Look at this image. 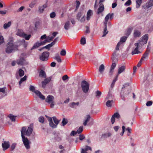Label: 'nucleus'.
<instances>
[{
    "instance_id": "obj_1",
    "label": "nucleus",
    "mask_w": 153,
    "mask_h": 153,
    "mask_svg": "<svg viewBox=\"0 0 153 153\" xmlns=\"http://www.w3.org/2000/svg\"><path fill=\"white\" fill-rule=\"evenodd\" d=\"M13 38H9L5 49V51L7 53L9 54L18 50L19 45L15 43H13Z\"/></svg>"
},
{
    "instance_id": "obj_2",
    "label": "nucleus",
    "mask_w": 153,
    "mask_h": 153,
    "mask_svg": "<svg viewBox=\"0 0 153 153\" xmlns=\"http://www.w3.org/2000/svg\"><path fill=\"white\" fill-rule=\"evenodd\" d=\"M33 131V124H31L30 126L28 127L27 129L25 126L23 127L21 130V137L22 135H25L27 136H30L32 134Z\"/></svg>"
},
{
    "instance_id": "obj_3",
    "label": "nucleus",
    "mask_w": 153,
    "mask_h": 153,
    "mask_svg": "<svg viewBox=\"0 0 153 153\" xmlns=\"http://www.w3.org/2000/svg\"><path fill=\"white\" fill-rule=\"evenodd\" d=\"M81 87L83 92L87 93L89 89V84L86 81L83 80L81 82Z\"/></svg>"
},
{
    "instance_id": "obj_4",
    "label": "nucleus",
    "mask_w": 153,
    "mask_h": 153,
    "mask_svg": "<svg viewBox=\"0 0 153 153\" xmlns=\"http://www.w3.org/2000/svg\"><path fill=\"white\" fill-rule=\"evenodd\" d=\"M23 143L27 150L29 149L30 148L31 142L25 136L22 135V137Z\"/></svg>"
},
{
    "instance_id": "obj_5",
    "label": "nucleus",
    "mask_w": 153,
    "mask_h": 153,
    "mask_svg": "<svg viewBox=\"0 0 153 153\" xmlns=\"http://www.w3.org/2000/svg\"><path fill=\"white\" fill-rule=\"evenodd\" d=\"M54 99V97L53 96L49 95L47 97L45 100V102H46L51 104L50 106L52 108H53L54 105V102L53 101Z\"/></svg>"
},
{
    "instance_id": "obj_6",
    "label": "nucleus",
    "mask_w": 153,
    "mask_h": 153,
    "mask_svg": "<svg viewBox=\"0 0 153 153\" xmlns=\"http://www.w3.org/2000/svg\"><path fill=\"white\" fill-rule=\"evenodd\" d=\"M49 53L48 51L44 52L39 56L40 59L42 61H46L48 60Z\"/></svg>"
},
{
    "instance_id": "obj_7",
    "label": "nucleus",
    "mask_w": 153,
    "mask_h": 153,
    "mask_svg": "<svg viewBox=\"0 0 153 153\" xmlns=\"http://www.w3.org/2000/svg\"><path fill=\"white\" fill-rule=\"evenodd\" d=\"M148 46L149 45H148L146 51L144 53L141 59V61H144L145 59H147L149 55L150 52V49L148 48Z\"/></svg>"
},
{
    "instance_id": "obj_8",
    "label": "nucleus",
    "mask_w": 153,
    "mask_h": 153,
    "mask_svg": "<svg viewBox=\"0 0 153 153\" xmlns=\"http://www.w3.org/2000/svg\"><path fill=\"white\" fill-rule=\"evenodd\" d=\"M130 92V90H128L127 91L124 92L123 90H122L120 93L121 97L122 100H125V97H127Z\"/></svg>"
},
{
    "instance_id": "obj_9",
    "label": "nucleus",
    "mask_w": 153,
    "mask_h": 153,
    "mask_svg": "<svg viewBox=\"0 0 153 153\" xmlns=\"http://www.w3.org/2000/svg\"><path fill=\"white\" fill-rule=\"evenodd\" d=\"M134 45L136 47L131 52V54L132 55H134L140 53L141 52L138 50V49L140 47L139 46V44L138 43H135L134 44Z\"/></svg>"
},
{
    "instance_id": "obj_10",
    "label": "nucleus",
    "mask_w": 153,
    "mask_h": 153,
    "mask_svg": "<svg viewBox=\"0 0 153 153\" xmlns=\"http://www.w3.org/2000/svg\"><path fill=\"white\" fill-rule=\"evenodd\" d=\"M119 55V53H117V51H114L112 54V56L111 59L113 62H116L117 61V58Z\"/></svg>"
},
{
    "instance_id": "obj_11",
    "label": "nucleus",
    "mask_w": 153,
    "mask_h": 153,
    "mask_svg": "<svg viewBox=\"0 0 153 153\" xmlns=\"http://www.w3.org/2000/svg\"><path fill=\"white\" fill-rule=\"evenodd\" d=\"M52 118L55 124L53 123V125L52 126V128H56L57 127V125L59 123L60 120H58L55 117H53Z\"/></svg>"
},
{
    "instance_id": "obj_12",
    "label": "nucleus",
    "mask_w": 153,
    "mask_h": 153,
    "mask_svg": "<svg viewBox=\"0 0 153 153\" xmlns=\"http://www.w3.org/2000/svg\"><path fill=\"white\" fill-rule=\"evenodd\" d=\"M51 79V77H49L48 78H46L43 81H42V87L43 88H45L46 84L50 81Z\"/></svg>"
},
{
    "instance_id": "obj_13",
    "label": "nucleus",
    "mask_w": 153,
    "mask_h": 153,
    "mask_svg": "<svg viewBox=\"0 0 153 153\" xmlns=\"http://www.w3.org/2000/svg\"><path fill=\"white\" fill-rule=\"evenodd\" d=\"M54 138L55 140L57 141H60L62 140V137L59 133H55L54 134Z\"/></svg>"
},
{
    "instance_id": "obj_14",
    "label": "nucleus",
    "mask_w": 153,
    "mask_h": 153,
    "mask_svg": "<svg viewBox=\"0 0 153 153\" xmlns=\"http://www.w3.org/2000/svg\"><path fill=\"white\" fill-rule=\"evenodd\" d=\"M2 146L4 150H5L9 148L10 143L9 142L4 141L2 144Z\"/></svg>"
},
{
    "instance_id": "obj_15",
    "label": "nucleus",
    "mask_w": 153,
    "mask_h": 153,
    "mask_svg": "<svg viewBox=\"0 0 153 153\" xmlns=\"http://www.w3.org/2000/svg\"><path fill=\"white\" fill-rule=\"evenodd\" d=\"M112 89H110L108 92V95L106 98V99L108 100H112L114 98V96L112 94Z\"/></svg>"
},
{
    "instance_id": "obj_16",
    "label": "nucleus",
    "mask_w": 153,
    "mask_h": 153,
    "mask_svg": "<svg viewBox=\"0 0 153 153\" xmlns=\"http://www.w3.org/2000/svg\"><path fill=\"white\" fill-rule=\"evenodd\" d=\"M113 62L112 64L111 68L109 72V74L110 76H111L112 75L113 72L114 71V70L116 66V65L115 63V62Z\"/></svg>"
},
{
    "instance_id": "obj_17",
    "label": "nucleus",
    "mask_w": 153,
    "mask_h": 153,
    "mask_svg": "<svg viewBox=\"0 0 153 153\" xmlns=\"http://www.w3.org/2000/svg\"><path fill=\"white\" fill-rule=\"evenodd\" d=\"M19 36L21 37L24 38L27 40H28L31 37V35H27L24 33H21Z\"/></svg>"
},
{
    "instance_id": "obj_18",
    "label": "nucleus",
    "mask_w": 153,
    "mask_h": 153,
    "mask_svg": "<svg viewBox=\"0 0 153 153\" xmlns=\"http://www.w3.org/2000/svg\"><path fill=\"white\" fill-rule=\"evenodd\" d=\"M6 89V88L5 87L3 88H0V99L3 97V94L6 93L5 91Z\"/></svg>"
},
{
    "instance_id": "obj_19",
    "label": "nucleus",
    "mask_w": 153,
    "mask_h": 153,
    "mask_svg": "<svg viewBox=\"0 0 153 153\" xmlns=\"http://www.w3.org/2000/svg\"><path fill=\"white\" fill-rule=\"evenodd\" d=\"M36 94L41 100H44L45 99V96L43 95L39 91H36Z\"/></svg>"
},
{
    "instance_id": "obj_20",
    "label": "nucleus",
    "mask_w": 153,
    "mask_h": 153,
    "mask_svg": "<svg viewBox=\"0 0 153 153\" xmlns=\"http://www.w3.org/2000/svg\"><path fill=\"white\" fill-rule=\"evenodd\" d=\"M104 10V6L103 4H100V6L98 9L97 14H99L102 12Z\"/></svg>"
},
{
    "instance_id": "obj_21",
    "label": "nucleus",
    "mask_w": 153,
    "mask_h": 153,
    "mask_svg": "<svg viewBox=\"0 0 153 153\" xmlns=\"http://www.w3.org/2000/svg\"><path fill=\"white\" fill-rule=\"evenodd\" d=\"M47 7V5L46 4L43 5L42 6H39V7L38 11L40 13H42L44 11V9Z\"/></svg>"
},
{
    "instance_id": "obj_22",
    "label": "nucleus",
    "mask_w": 153,
    "mask_h": 153,
    "mask_svg": "<svg viewBox=\"0 0 153 153\" xmlns=\"http://www.w3.org/2000/svg\"><path fill=\"white\" fill-rule=\"evenodd\" d=\"M141 32L137 30H135L134 33L133 35L135 38L139 37L140 36Z\"/></svg>"
},
{
    "instance_id": "obj_23",
    "label": "nucleus",
    "mask_w": 153,
    "mask_h": 153,
    "mask_svg": "<svg viewBox=\"0 0 153 153\" xmlns=\"http://www.w3.org/2000/svg\"><path fill=\"white\" fill-rule=\"evenodd\" d=\"M114 16V13H112L111 14L108 13L105 16V20L106 21H108L109 18L110 19H111L113 18V16Z\"/></svg>"
},
{
    "instance_id": "obj_24",
    "label": "nucleus",
    "mask_w": 153,
    "mask_h": 153,
    "mask_svg": "<svg viewBox=\"0 0 153 153\" xmlns=\"http://www.w3.org/2000/svg\"><path fill=\"white\" fill-rule=\"evenodd\" d=\"M126 68V66L124 65H123L121 67L119 68L118 70V74H121L125 70Z\"/></svg>"
},
{
    "instance_id": "obj_25",
    "label": "nucleus",
    "mask_w": 153,
    "mask_h": 153,
    "mask_svg": "<svg viewBox=\"0 0 153 153\" xmlns=\"http://www.w3.org/2000/svg\"><path fill=\"white\" fill-rule=\"evenodd\" d=\"M79 105V102H72L69 104L70 107L73 108H76V106H78Z\"/></svg>"
},
{
    "instance_id": "obj_26",
    "label": "nucleus",
    "mask_w": 153,
    "mask_h": 153,
    "mask_svg": "<svg viewBox=\"0 0 153 153\" xmlns=\"http://www.w3.org/2000/svg\"><path fill=\"white\" fill-rule=\"evenodd\" d=\"M25 59L23 58H20L17 61V63L19 65H23L24 64Z\"/></svg>"
},
{
    "instance_id": "obj_27",
    "label": "nucleus",
    "mask_w": 153,
    "mask_h": 153,
    "mask_svg": "<svg viewBox=\"0 0 153 153\" xmlns=\"http://www.w3.org/2000/svg\"><path fill=\"white\" fill-rule=\"evenodd\" d=\"M39 76L45 78L46 77V75L45 71L41 70L39 72Z\"/></svg>"
},
{
    "instance_id": "obj_28",
    "label": "nucleus",
    "mask_w": 153,
    "mask_h": 153,
    "mask_svg": "<svg viewBox=\"0 0 153 153\" xmlns=\"http://www.w3.org/2000/svg\"><path fill=\"white\" fill-rule=\"evenodd\" d=\"M70 23L69 21H67L66 22L64 26V29L66 30H68L70 28Z\"/></svg>"
},
{
    "instance_id": "obj_29",
    "label": "nucleus",
    "mask_w": 153,
    "mask_h": 153,
    "mask_svg": "<svg viewBox=\"0 0 153 153\" xmlns=\"http://www.w3.org/2000/svg\"><path fill=\"white\" fill-rule=\"evenodd\" d=\"M92 14V11L91 10H89L87 12L86 19L88 21L90 20L91 16Z\"/></svg>"
},
{
    "instance_id": "obj_30",
    "label": "nucleus",
    "mask_w": 153,
    "mask_h": 153,
    "mask_svg": "<svg viewBox=\"0 0 153 153\" xmlns=\"http://www.w3.org/2000/svg\"><path fill=\"white\" fill-rule=\"evenodd\" d=\"M91 118V116L89 115H88L86 116V119L85 120L84 122L83 123V125L84 126H86L87 125V123L89 121Z\"/></svg>"
},
{
    "instance_id": "obj_31",
    "label": "nucleus",
    "mask_w": 153,
    "mask_h": 153,
    "mask_svg": "<svg viewBox=\"0 0 153 153\" xmlns=\"http://www.w3.org/2000/svg\"><path fill=\"white\" fill-rule=\"evenodd\" d=\"M42 45V43L41 42H36L35 44H34L33 47L31 48V50H32L35 48H38L39 46Z\"/></svg>"
},
{
    "instance_id": "obj_32",
    "label": "nucleus",
    "mask_w": 153,
    "mask_h": 153,
    "mask_svg": "<svg viewBox=\"0 0 153 153\" xmlns=\"http://www.w3.org/2000/svg\"><path fill=\"white\" fill-rule=\"evenodd\" d=\"M153 5V0H149L148 2L146 4V7L149 8Z\"/></svg>"
},
{
    "instance_id": "obj_33",
    "label": "nucleus",
    "mask_w": 153,
    "mask_h": 153,
    "mask_svg": "<svg viewBox=\"0 0 153 153\" xmlns=\"http://www.w3.org/2000/svg\"><path fill=\"white\" fill-rule=\"evenodd\" d=\"M105 69V66L103 64H101L99 67V71L100 74H102Z\"/></svg>"
},
{
    "instance_id": "obj_34",
    "label": "nucleus",
    "mask_w": 153,
    "mask_h": 153,
    "mask_svg": "<svg viewBox=\"0 0 153 153\" xmlns=\"http://www.w3.org/2000/svg\"><path fill=\"white\" fill-rule=\"evenodd\" d=\"M54 58L58 62L61 63L62 62V60L60 57L59 55V54L58 53L56 54Z\"/></svg>"
},
{
    "instance_id": "obj_35",
    "label": "nucleus",
    "mask_w": 153,
    "mask_h": 153,
    "mask_svg": "<svg viewBox=\"0 0 153 153\" xmlns=\"http://www.w3.org/2000/svg\"><path fill=\"white\" fill-rule=\"evenodd\" d=\"M149 38V36L148 34L144 35L142 37V39L145 41V43H147Z\"/></svg>"
},
{
    "instance_id": "obj_36",
    "label": "nucleus",
    "mask_w": 153,
    "mask_h": 153,
    "mask_svg": "<svg viewBox=\"0 0 153 153\" xmlns=\"http://www.w3.org/2000/svg\"><path fill=\"white\" fill-rule=\"evenodd\" d=\"M11 24V22H9L7 23H5L3 25V27L4 29H7L10 27Z\"/></svg>"
},
{
    "instance_id": "obj_37",
    "label": "nucleus",
    "mask_w": 153,
    "mask_h": 153,
    "mask_svg": "<svg viewBox=\"0 0 153 153\" xmlns=\"http://www.w3.org/2000/svg\"><path fill=\"white\" fill-rule=\"evenodd\" d=\"M118 75H117L115 77V78L113 80L112 82L111 85V89H112L114 86L115 83V82L117 81V79L118 78Z\"/></svg>"
},
{
    "instance_id": "obj_38",
    "label": "nucleus",
    "mask_w": 153,
    "mask_h": 153,
    "mask_svg": "<svg viewBox=\"0 0 153 153\" xmlns=\"http://www.w3.org/2000/svg\"><path fill=\"white\" fill-rule=\"evenodd\" d=\"M46 116L48 118V120L49 122L50 126L52 128V126L53 124V122L52 118L51 117H48L47 116Z\"/></svg>"
},
{
    "instance_id": "obj_39",
    "label": "nucleus",
    "mask_w": 153,
    "mask_h": 153,
    "mask_svg": "<svg viewBox=\"0 0 153 153\" xmlns=\"http://www.w3.org/2000/svg\"><path fill=\"white\" fill-rule=\"evenodd\" d=\"M136 7L138 8L140 6L142 2V0H136Z\"/></svg>"
},
{
    "instance_id": "obj_40",
    "label": "nucleus",
    "mask_w": 153,
    "mask_h": 153,
    "mask_svg": "<svg viewBox=\"0 0 153 153\" xmlns=\"http://www.w3.org/2000/svg\"><path fill=\"white\" fill-rule=\"evenodd\" d=\"M8 117H9L12 121L15 122V121L16 117V116H14L12 114H10L8 115Z\"/></svg>"
},
{
    "instance_id": "obj_41",
    "label": "nucleus",
    "mask_w": 153,
    "mask_h": 153,
    "mask_svg": "<svg viewBox=\"0 0 153 153\" xmlns=\"http://www.w3.org/2000/svg\"><path fill=\"white\" fill-rule=\"evenodd\" d=\"M114 101L113 100H108L106 103V105L108 107H110L111 106V104L113 103Z\"/></svg>"
},
{
    "instance_id": "obj_42",
    "label": "nucleus",
    "mask_w": 153,
    "mask_h": 153,
    "mask_svg": "<svg viewBox=\"0 0 153 153\" xmlns=\"http://www.w3.org/2000/svg\"><path fill=\"white\" fill-rule=\"evenodd\" d=\"M37 2V0H34L31 1L29 4V6L30 8H33Z\"/></svg>"
},
{
    "instance_id": "obj_43",
    "label": "nucleus",
    "mask_w": 153,
    "mask_h": 153,
    "mask_svg": "<svg viewBox=\"0 0 153 153\" xmlns=\"http://www.w3.org/2000/svg\"><path fill=\"white\" fill-rule=\"evenodd\" d=\"M27 76H25L24 77L22 78L19 82V84L20 86L21 84L23 82L25 81L27 79Z\"/></svg>"
},
{
    "instance_id": "obj_44",
    "label": "nucleus",
    "mask_w": 153,
    "mask_h": 153,
    "mask_svg": "<svg viewBox=\"0 0 153 153\" xmlns=\"http://www.w3.org/2000/svg\"><path fill=\"white\" fill-rule=\"evenodd\" d=\"M29 90L30 91L36 94V91H39L37 90H36L34 87L33 86L31 85L30 86Z\"/></svg>"
},
{
    "instance_id": "obj_45",
    "label": "nucleus",
    "mask_w": 153,
    "mask_h": 153,
    "mask_svg": "<svg viewBox=\"0 0 153 153\" xmlns=\"http://www.w3.org/2000/svg\"><path fill=\"white\" fill-rule=\"evenodd\" d=\"M145 41L144 40H143V39H141L139 41V42L136 43H138L139 44V46H140V45H141V46H142L144 45L145 44H146V43H145Z\"/></svg>"
},
{
    "instance_id": "obj_46",
    "label": "nucleus",
    "mask_w": 153,
    "mask_h": 153,
    "mask_svg": "<svg viewBox=\"0 0 153 153\" xmlns=\"http://www.w3.org/2000/svg\"><path fill=\"white\" fill-rule=\"evenodd\" d=\"M68 123V120L67 119L64 118L62 122V126H64L65 125Z\"/></svg>"
},
{
    "instance_id": "obj_47",
    "label": "nucleus",
    "mask_w": 153,
    "mask_h": 153,
    "mask_svg": "<svg viewBox=\"0 0 153 153\" xmlns=\"http://www.w3.org/2000/svg\"><path fill=\"white\" fill-rule=\"evenodd\" d=\"M133 30L132 28H128L127 30L126 33V35L127 36H128L131 33L132 30Z\"/></svg>"
},
{
    "instance_id": "obj_48",
    "label": "nucleus",
    "mask_w": 153,
    "mask_h": 153,
    "mask_svg": "<svg viewBox=\"0 0 153 153\" xmlns=\"http://www.w3.org/2000/svg\"><path fill=\"white\" fill-rule=\"evenodd\" d=\"M83 130V126H80L79 127V128L77 130L76 132L77 133L80 134L81 133Z\"/></svg>"
},
{
    "instance_id": "obj_49",
    "label": "nucleus",
    "mask_w": 153,
    "mask_h": 153,
    "mask_svg": "<svg viewBox=\"0 0 153 153\" xmlns=\"http://www.w3.org/2000/svg\"><path fill=\"white\" fill-rule=\"evenodd\" d=\"M76 7L75 10V11H76L79 8V5L80 4V3L79 1L76 0Z\"/></svg>"
},
{
    "instance_id": "obj_50",
    "label": "nucleus",
    "mask_w": 153,
    "mask_h": 153,
    "mask_svg": "<svg viewBox=\"0 0 153 153\" xmlns=\"http://www.w3.org/2000/svg\"><path fill=\"white\" fill-rule=\"evenodd\" d=\"M19 74L20 76L22 77L24 74V72L22 69H19Z\"/></svg>"
},
{
    "instance_id": "obj_51",
    "label": "nucleus",
    "mask_w": 153,
    "mask_h": 153,
    "mask_svg": "<svg viewBox=\"0 0 153 153\" xmlns=\"http://www.w3.org/2000/svg\"><path fill=\"white\" fill-rule=\"evenodd\" d=\"M95 94H96V95H95L96 97H97L99 98L100 97V95L102 94V93L100 91L98 90V91H97L96 92Z\"/></svg>"
},
{
    "instance_id": "obj_52",
    "label": "nucleus",
    "mask_w": 153,
    "mask_h": 153,
    "mask_svg": "<svg viewBox=\"0 0 153 153\" xmlns=\"http://www.w3.org/2000/svg\"><path fill=\"white\" fill-rule=\"evenodd\" d=\"M54 45L53 44V43H52V42L50 44H49L45 46L44 47V48H45L48 49V50L50 49V48L53 45Z\"/></svg>"
},
{
    "instance_id": "obj_53",
    "label": "nucleus",
    "mask_w": 153,
    "mask_h": 153,
    "mask_svg": "<svg viewBox=\"0 0 153 153\" xmlns=\"http://www.w3.org/2000/svg\"><path fill=\"white\" fill-rule=\"evenodd\" d=\"M113 117L117 119H119L120 117V116L118 112L115 113L113 115Z\"/></svg>"
},
{
    "instance_id": "obj_54",
    "label": "nucleus",
    "mask_w": 153,
    "mask_h": 153,
    "mask_svg": "<svg viewBox=\"0 0 153 153\" xmlns=\"http://www.w3.org/2000/svg\"><path fill=\"white\" fill-rule=\"evenodd\" d=\"M111 135L110 133H105L104 134H102V136L104 138H107L110 137Z\"/></svg>"
},
{
    "instance_id": "obj_55",
    "label": "nucleus",
    "mask_w": 153,
    "mask_h": 153,
    "mask_svg": "<svg viewBox=\"0 0 153 153\" xmlns=\"http://www.w3.org/2000/svg\"><path fill=\"white\" fill-rule=\"evenodd\" d=\"M81 44L82 45H84L86 43V40L85 37H83L81 38L80 40Z\"/></svg>"
},
{
    "instance_id": "obj_56",
    "label": "nucleus",
    "mask_w": 153,
    "mask_h": 153,
    "mask_svg": "<svg viewBox=\"0 0 153 153\" xmlns=\"http://www.w3.org/2000/svg\"><path fill=\"white\" fill-rule=\"evenodd\" d=\"M16 145V144L15 143L12 144L10 146V150L11 151H13L15 149Z\"/></svg>"
},
{
    "instance_id": "obj_57",
    "label": "nucleus",
    "mask_w": 153,
    "mask_h": 153,
    "mask_svg": "<svg viewBox=\"0 0 153 153\" xmlns=\"http://www.w3.org/2000/svg\"><path fill=\"white\" fill-rule=\"evenodd\" d=\"M107 29L104 28L103 32V35L102 36V37H105L106 35L108 34V31H107Z\"/></svg>"
},
{
    "instance_id": "obj_58",
    "label": "nucleus",
    "mask_w": 153,
    "mask_h": 153,
    "mask_svg": "<svg viewBox=\"0 0 153 153\" xmlns=\"http://www.w3.org/2000/svg\"><path fill=\"white\" fill-rule=\"evenodd\" d=\"M131 4V0H128L124 4V5L126 6H128L130 5Z\"/></svg>"
},
{
    "instance_id": "obj_59",
    "label": "nucleus",
    "mask_w": 153,
    "mask_h": 153,
    "mask_svg": "<svg viewBox=\"0 0 153 153\" xmlns=\"http://www.w3.org/2000/svg\"><path fill=\"white\" fill-rule=\"evenodd\" d=\"M127 38V37L126 36H123L120 38V41L122 42H124L126 40Z\"/></svg>"
},
{
    "instance_id": "obj_60",
    "label": "nucleus",
    "mask_w": 153,
    "mask_h": 153,
    "mask_svg": "<svg viewBox=\"0 0 153 153\" xmlns=\"http://www.w3.org/2000/svg\"><path fill=\"white\" fill-rule=\"evenodd\" d=\"M39 121L41 123H43L44 121V119L43 117L40 116L39 118Z\"/></svg>"
},
{
    "instance_id": "obj_61",
    "label": "nucleus",
    "mask_w": 153,
    "mask_h": 153,
    "mask_svg": "<svg viewBox=\"0 0 153 153\" xmlns=\"http://www.w3.org/2000/svg\"><path fill=\"white\" fill-rule=\"evenodd\" d=\"M66 52L65 49H62L60 52V54L62 56H64L65 55Z\"/></svg>"
},
{
    "instance_id": "obj_62",
    "label": "nucleus",
    "mask_w": 153,
    "mask_h": 153,
    "mask_svg": "<svg viewBox=\"0 0 153 153\" xmlns=\"http://www.w3.org/2000/svg\"><path fill=\"white\" fill-rule=\"evenodd\" d=\"M50 41L48 39H45L44 41L41 42L42 43V45H44L46 42H50Z\"/></svg>"
},
{
    "instance_id": "obj_63",
    "label": "nucleus",
    "mask_w": 153,
    "mask_h": 153,
    "mask_svg": "<svg viewBox=\"0 0 153 153\" xmlns=\"http://www.w3.org/2000/svg\"><path fill=\"white\" fill-rule=\"evenodd\" d=\"M56 16V13L54 12H52L50 14V17L51 18H54Z\"/></svg>"
},
{
    "instance_id": "obj_64",
    "label": "nucleus",
    "mask_w": 153,
    "mask_h": 153,
    "mask_svg": "<svg viewBox=\"0 0 153 153\" xmlns=\"http://www.w3.org/2000/svg\"><path fill=\"white\" fill-rule=\"evenodd\" d=\"M84 149L85 151L87 152L88 150H91V147L89 146H86L85 147L84 149Z\"/></svg>"
}]
</instances>
